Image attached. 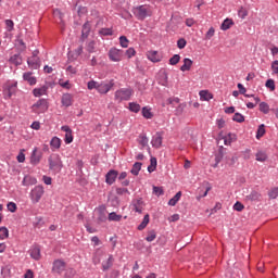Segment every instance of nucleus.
<instances>
[{
	"instance_id": "nucleus-1",
	"label": "nucleus",
	"mask_w": 278,
	"mask_h": 278,
	"mask_svg": "<svg viewBox=\"0 0 278 278\" xmlns=\"http://www.w3.org/2000/svg\"><path fill=\"white\" fill-rule=\"evenodd\" d=\"M49 162V169L53 170L54 173H60L62 168H64V164L62 163V157L59 154H51L48 157Z\"/></svg>"
},
{
	"instance_id": "nucleus-2",
	"label": "nucleus",
	"mask_w": 278,
	"mask_h": 278,
	"mask_svg": "<svg viewBox=\"0 0 278 278\" xmlns=\"http://www.w3.org/2000/svg\"><path fill=\"white\" fill-rule=\"evenodd\" d=\"M45 194V187L42 185L36 186L31 191H30V201L31 203H40V199H42V195Z\"/></svg>"
},
{
	"instance_id": "nucleus-3",
	"label": "nucleus",
	"mask_w": 278,
	"mask_h": 278,
	"mask_svg": "<svg viewBox=\"0 0 278 278\" xmlns=\"http://www.w3.org/2000/svg\"><path fill=\"white\" fill-rule=\"evenodd\" d=\"M31 110L35 114H40L49 110V102L47 99H39L35 104L31 105Z\"/></svg>"
},
{
	"instance_id": "nucleus-4",
	"label": "nucleus",
	"mask_w": 278,
	"mask_h": 278,
	"mask_svg": "<svg viewBox=\"0 0 278 278\" xmlns=\"http://www.w3.org/2000/svg\"><path fill=\"white\" fill-rule=\"evenodd\" d=\"M132 90L131 89H119L115 92L116 101H129L131 99Z\"/></svg>"
},
{
	"instance_id": "nucleus-5",
	"label": "nucleus",
	"mask_w": 278,
	"mask_h": 278,
	"mask_svg": "<svg viewBox=\"0 0 278 278\" xmlns=\"http://www.w3.org/2000/svg\"><path fill=\"white\" fill-rule=\"evenodd\" d=\"M134 15L138 21H144L149 16V9L144 5H139L135 8Z\"/></svg>"
},
{
	"instance_id": "nucleus-6",
	"label": "nucleus",
	"mask_w": 278,
	"mask_h": 278,
	"mask_svg": "<svg viewBox=\"0 0 278 278\" xmlns=\"http://www.w3.org/2000/svg\"><path fill=\"white\" fill-rule=\"evenodd\" d=\"M123 50L111 48L109 50V59L111 60V62H121V60H123Z\"/></svg>"
},
{
	"instance_id": "nucleus-7",
	"label": "nucleus",
	"mask_w": 278,
	"mask_h": 278,
	"mask_svg": "<svg viewBox=\"0 0 278 278\" xmlns=\"http://www.w3.org/2000/svg\"><path fill=\"white\" fill-rule=\"evenodd\" d=\"M112 88H114V80H110L109 83H101L97 86V90L98 92H100V94H108L109 90H112Z\"/></svg>"
},
{
	"instance_id": "nucleus-8",
	"label": "nucleus",
	"mask_w": 278,
	"mask_h": 278,
	"mask_svg": "<svg viewBox=\"0 0 278 278\" xmlns=\"http://www.w3.org/2000/svg\"><path fill=\"white\" fill-rule=\"evenodd\" d=\"M66 270V263L62 260H56L53 262L52 273H56L58 275H62Z\"/></svg>"
},
{
	"instance_id": "nucleus-9",
	"label": "nucleus",
	"mask_w": 278,
	"mask_h": 278,
	"mask_svg": "<svg viewBox=\"0 0 278 278\" xmlns=\"http://www.w3.org/2000/svg\"><path fill=\"white\" fill-rule=\"evenodd\" d=\"M92 29V27L90 26V22H86L83 25V30H81V36L79 38V43L84 45V42H86L87 38L90 36V30Z\"/></svg>"
},
{
	"instance_id": "nucleus-10",
	"label": "nucleus",
	"mask_w": 278,
	"mask_h": 278,
	"mask_svg": "<svg viewBox=\"0 0 278 278\" xmlns=\"http://www.w3.org/2000/svg\"><path fill=\"white\" fill-rule=\"evenodd\" d=\"M40 160H42V151H38V148H35L30 155V163L36 166L40 164Z\"/></svg>"
},
{
	"instance_id": "nucleus-11",
	"label": "nucleus",
	"mask_w": 278,
	"mask_h": 278,
	"mask_svg": "<svg viewBox=\"0 0 278 278\" xmlns=\"http://www.w3.org/2000/svg\"><path fill=\"white\" fill-rule=\"evenodd\" d=\"M118 177V170L116 169H110L105 175V182L109 186H112L114 181H116V178Z\"/></svg>"
},
{
	"instance_id": "nucleus-12",
	"label": "nucleus",
	"mask_w": 278,
	"mask_h": 278,
	"mask_svg": "<svg viewBox=\"0 0 278 278\" xmlns=\"http://www.w3.org/2000/svg\"><path fill=\"white\" fill-rule=\"evenodd\" d=\"M27 64H28L29 68L38 71V68L40 67V58H38V56L28 58Z\"/></svg>"
},
{
	"instance_id": "nucleus-13",
	"label": "nucleus",
	"mask_w": 278,
	"mask_h": 278,
	"mask_svg": "<svg viewBox=\"0 0 278 278\" xmlns=\"http://www.w3.org/2000/svg\"><path fill=\"white\" fill-rule=\"evenodd\" d=\"M132 210L134 212H137L138 214H142V206L144 205V201L142 199H135L132 200Z\"/></svg>"
},
{
	"instance_id": "nucleus-14",
	"label": "nucleus",
	"mask_w": 278,
	"mask_h": 278,
	"mask_svg": "<svg viewBox=\"0 0 278 278\" xmlns=\"http://www.w3.org/2000/svg\"><path fill=\"white\" fill-rule=\"evenodd\" d=\"M162 132H156L155 136L152 137V147H154V149H160V147H162Z\"/></svg>"
},
{
	"instance_id": "nucleus-15",
	"label": "nucleus",
	"mask_w": 278,
	"mask_h": 278,
	"mask_svg": "<svg viewBox=\"0 0 278 278\" xmlns=\"http://www.w3.org/2000/svg\"><path fill=\"white\" fill-rule=\"evenodd\" d=\"M61 103L65 108H71V105H73V96L71 93L63 94Z\"/></svg>"
},
{
	"instance_id": "nucleus-16",
	"label": "nucleus",
	"mask_w": 278,
	"mask_h": 278,
	"mask_svg": "<svg viewBox=\"0 0 278 278\" xmlns=\"http://www.w3.org/2000/svg\"><path fill=\"white\" fill-rule=\"evenodd\" d=\"M147 55L150 62H162V55L157 51H149Z\"/></svg>"
},
{
	"instance_id": "nucleus-17",
	"label": "nucleus",
	"mask_w": 278,
	"mask_h": 278,
	"mask_svg": "<svg viewBox=\"0 0 278 278\" xmlns=\"http://www.w3.org/2000/svg\"><path fill=\"white\" fill-rule=\"evenodd\" d=\"M50 147L52 151H58V149L62 147V139H60L59 137H52V139L50 140Z\"/></svg>"
},
{
	"instance_id": "nucleus-18",
	"label": "nucleus",
	"mask_w": 278,
	"mask_h": 278,
	"mask_svg": "<svg viewBox=\"0 0 278 278\" xmlns=\"http://www.w3.org/2000/svg\"><path fill=\"white\" fill-rule=\"evenodd\" d=\"M9 62L11 64H14L15 66H21V64H23V56H21V52H18L17 54L12 55L9 59Z\"/></svg>"
},
{
	"instance_id": "nucleus-19",
	"label": "nucleus",
	"mask_w": 278,
	"mask_h": 278,
	"mask_svg": "<svg viewBox=\"0 0 278 278\" xmlns=\"http://www.w3.org/2000/svg\"><path fill=\"white\" fill-rule=\"evenodd\" d=\"M33 73L31 72H26L23 74V79L24 81H28L29 86H36V77L31 76Z\"/></svg>"
},
{
	"instance_id": "nucleus-20",
	"label": "nucleus",
	"mask_w": 278,
	"mask_h": 278,
	"mask_svg": "<svg viewBox=\"0 0 278 278\" xmlns=\"http://www.w3.org/2000/svg\"><path fill=\"white\" fill-rule=\"evenodd\" d=\"M114 266V256L110 255L106 262L102 263V270L103 273L110 270Z\"/></svg>"
},
{
	"instance_id": "nucleus-21",
	"label": "nucleus",
	"mask_w": 278,
	"mask_h": 278,
	"mask_svg": "<svg viewBox=\"0 0 278 278\" xmlns=\"http://www.w3.org/2000/svg\"><path fill=\"white\" fill-rule=\"evenodd\" d=\"M192 64H193V62L191 59H188V58L184 59V64L180 67V71L182 73H186V71H190L192 68Z\"/></svg>"
},
{
	"instance_id": "nucleus-22",
	"label": "nucleus",
	"mask_w": 278,
	"mask_h": 278,
	"mask_svg": "<svg viewBox=\"0 0 278 278\" xmlns=\"http://www.w3.org/2000/svg\"><path fill=\"white\" fill-rule=\"evenodd\" d=\"M49 90L48 86H42L41 88H35L33 90L34 97H42V94H47V91Z\"/></svg>"
},
{
	"instance_id": "nucleus-23",
	"label": "nucleus",
	"mask_w": 278,
	"mask_h": 278,
	"mask_svg": "<svg viewBox=\"0 0 278 278\" xmlns=\"http://www.w3.org/2000/svg\"><path fill=\"white\" fill-rule=\"evenodd\" d=\"M140 170H142V163L141 162H136L132 165V168L130 169L131 175H135V177H138L140 174Z\"/></svg>"
},
{
	"instance_id": "nucleus-24",
	"label": "nucleus",
	"mask_w": 278,
	"mask_h": 278,
	"mask_svg": "<svg viewBox=\"0 0 278 278\" xmlns=\"http://www.w3.org/2000/svg\"><path fill=\"white\" fill-rule=\"evenodd\" d=\"M200 99L202 101H211V99H214V94H212L210 91L207 90H201L200 91Z\"/></svg>"
},
{
	"instance_id": "nucleus-25",
	"label": "nucleus",
	"mask_w": 278,
	"mask_h": 278,
	"mask_svg": "<svg viewBox=\"0 0 278 278\" xmlns=\"http://www.w3.org/2000/svg\"><path fill=\"white\" fill-rule=\"evenodd\" d=\"M15 42H16V49L20 53H23V51L27 49V45H25V41L23 39L17 37Z\"/></svg>"
},
{
	"instance_id": "nucleus-26",
	"label": "nucleus",
	"mask_w": 278,
	"mask_h": 278,
	"mask_svg": "<svg viewBox=\"0 0 278 278\" xmlns=\"http://www.w3.org/2000/svg\"><path fill=\"white\" fill-rule=\"evenodd\" d=\"M181 199V191H178L169 201L168 205L172 207H175L177 203H179V200Z\"/></svg>"
},
{
	"instance_id": "nucleus-27",
	"label": "nucleus",
	"mask_w": 278,
	"mask_h": 278,
	"mask_svg": "<svg viewBox=\"0 0 278 278\" xmlns=\"http://www.w3.org/2000/svg\"><path fill=\"white\" fill-rule=\"evenodd\" d=\"M24 186H36L38 184V180L35 177L31 176H25L23 179Z\"/></svg>"
},
{
	"instance_id": "nucleus-28",
	"label": "nucleus",
	"mask_w": 278,
	"mask_h": 278,
	"mask_svg": "<svg viewBox=\"0 0 278 278\" xmlns=\"http://www.w3.org/2000/svg\"><path fill=\"white\" fill-rule=\"evenodd\" d=\"M99 215H98V223H105L108 220V215L105 214V208L100 207L98 210Z\"/></svg>"
},
{
	"instance_id": "nucleus-29",
	"label": "nucleus",
	"mask_w": 278,
	"mask_h": 278,
	"mask_svg": "<svg viewBox=\"0 0 278 278\" xmlns=\"http://www.w3.org/2000/svg\"><path fill=\"white\" fill-rule=\"evenodd\" d=\"M225 148L220 146L218 148V152L215 154V162L220 163L223 162V157H225Z\"/></svg>"
},
{
	"instance_id": "nucleus-30",
	"label": "nucleus",
	"mask_w": 278,
	"mask_h": 278,
	"mask_svg": "<svg viewBox=\"0 0 278 278\" xmlns=\"http://www.w3.org/2000/svg\"><path fill=\"white\" fill-rule=\"evenodd\" d=\"M30 257L33 260H36L38 262V260H40V248L39 247H35L30 250Z\"/></svg>"
},
{
	"instance_id": "nucleus-31",
	"label": "nucleus",
	"mask_w": 278,
	"mask_h": 278,
	"mask_svg": "<svg viewBox=\"0 0 278 278\" xmlns=\"http://www.w3.org/2000/svg\"><path fill=\"white\" fill-rule=\"evenodd\" d=\"M109 220L113 223H121V220H123V215H118L116 212H112L109 214Z\"/></svg>"
},
{
	"instance_id": "nucleus-32",
	"label": "nucleus",
	"mask_w": 278,
	"mask_h": 278,
	"mask_svg": "<svg viewBox=\"0 0 278 278\" xmlns=\"http://www.w3.org/2000/svg\"><path fill=\"white\" fill-rule=\"evenodd\" d=\"M261 194L257 191H252L245 199L247 201H261Z\"/></svg>"
},
{
	"instance_id": "nucleus-33",
	"label": "nucleus",
	"mask_w": 278,
	"mask_h": 278,
	"mask_svg": "<svg viewBox=\"0 0 278 278\" xmlns=\"http://www.w3.org/2000/svg\"><path fill=\"white\" fill-rule=\"evenodd\" d=\"M149 214L144 215L142 222L140 225L137 227L138 231H142L143 229H147V225H149Z\"/></svg>"
},
{
	"instance_id": "nucleus-34",
	"label": "nucleus",
	"mask_w": 278,
	"mask_h": 278,
	"mask_svg": "<svg viewBox=\"0 0 278 278\" xmlns=\"http://www.w3.org/2000/svg\"><path fill=\"white\" fill-rule=\"evenodd\" d=\"M231 25H233V20L226 18L222 23L220 29H223V31H227V29L231 28Z\"/></svg>"
},
{
	"instance_id": "nucleus-35",
	"label": "nucleus",
	"mask_w": 278,
	"mask_h": 278,
	"mask_svg": "<svg viewBox=\"0 0 278 278\" xmlns=\"http://www.w3.org/2000/svg\"><path fill=\"white\" fill-rule=\"evenodd\" d=\"M139 144L144 149V147H149V138H147L146 134H141L139 136Z\"/></svg>"
},
{
	"instance_id": "nucleus-36",
	"label": "nucleus",
	"mask_w": 278,
	"mask_h": 278,
	"mask_svg": "<svg viewBox=\"0 0 278 278\" xmlns=\"http://www.w3.org/2000/svg\"><path fill=\"white\" fill-rule=\"evenodd\" d=\"M128 109L130 110V112H134L135 114H138V112H140V104H138L136 102H130L128 104Z\"/></svg>"
},
{
	"instance_id": "nucleus-37",
	"label": "nucleus",
	"mask_w": 278,
	"mask_h": 278,
	"mask_svg": "<svg viewBox=\"0 0 278 278\" xmlns=\"http://www.w3.org/2000/svg\"><path fill=\"white\" fill-rule=\"evenodd\" d=\"M264 134H266V126L264 124H261L256 132L257 140H260V138H262Z\"/></svg>"
},
{
	"instance_id": "nucleus-38",
	"label": "nucleus",
	"mask_w": 278,
	"mask_h": 278,
	"mask_svg": "<svg viewBox=\"0 0 278 278\" xmlns=\"http://www.w3.org/2000/svg\"><path fill=\"white\" fill-rule=\"evenodd\" d=\"M260 112H263V114H268L270 112V106L266 102L260 103Z\"/></svg>"
},
{
	"instance_id": "nucleus-39",
	"label": "nucleus",
	"mask_w": 278,
	"mask_h": 278,
	"mask_svg": "<svg viewBox=\"0 0 278 278\" xmlns=\"http://www.w3.org/2000/svg\"><path fill=\"white\" fill-rule=\"evenodd\" d=\"M142 116H143V118H153V113H151V109L143 106L142 108Z\"/></svg>"
},
{
	"instance_id": "nucleus-40",
	"label": "nucleus",
	"mask_w": 278,
	"mask_h": 278,
	"mask_svg": "<svg viewBox=\"0 0 278 278\" xmlns=\"http://www.w3.org/2000/svg\"><path fill=\"white\" fill-rule=\"evenodd\" d=\"M179 60H181V56L179 54H174L170 59H169V64L172 66H177V64H179Z\"/></svg>"
},
{
	"instance_id": "nucleus-41",
	"label": "nucleus",
	"mask_w": 278,
	"mask_h": 278,
	"mask_svg": "<svg viewBox=\"0 0 278 278\" xmlns=\"http://www.w3.org/2000/svg\"><path fill=\"white\" fill-rule=\"evenodd\" d=\"M155 238H157V233L155 232V230H150L148 232L146 240H147V242H153V240H155Z\"/></svg>"
},
{
	"instance_id": "nucleus-42",
	"label": "nucleus",
	"mask_w": 278,
	"mask_h": 278,
	"mask_svg": "<svg viewBox=\"0 0 278 278\" xmlns=\"http://www.w3.org/2000/svg\"><path fill=\"white\" fill-rule=\"evenodd\" d=\"M119 45H121V47H123V49H127V47H129V39H127V37H125V36H121Z\"/></svg>"
},
{
	"instance_id": "nucleus-43",
	"label": "nucleus",
	"mask_w": 278,
	"mask_h": 278,
	"mask_svg": "<svg viewBox=\"0 0 278 278\" xmlns=\"http://www.w3.org/2000/svg\"><path fill=\"white\" fill-rule=\"evenodd\" d=\"M10 236V231L7 227L0 228V240H4V238H8Z\"/></svg>"
},
{
	"instance_id": "nucleus-44",
	"label": "nucleus",
	"mask_w": 278,
	"mask_h": 278,
	"mask_svg": "<svg viewBox=\"0 0 278 278\" xmlns=\"http://www.w3.org/2000/svg\"><path fill=\"white\" fill-rule=\"evenodd\" d=\"M232 121L235 123H244V115L240 113H235V115L232 116Z\"/></svg>"
},
{
	"instance_id": "nucleus-45",
	"label": "nucleus",
	"mask_w": 278,
	"mask_h": 278,
	"mask_svg": "<svg viewBox=\"0 0 278 278\" xmlns=\"http://www.w3.org/2000/svg\"><path fill=\"white\" fill-rule=\"evenodd\" d=\"M266 160H268V155H266V153H264V152H257L256 153V161L257 162H266Z\"/></svg>"
},
{
	"instance_id": "nucleus-46",
	"label": "nucleus",
	"mask_w": 278,
	"mask_h": 278,
	"mask_svg": "<svg viewBox=\"0 0 278 278\" xmlns=\"http://www.w3.org/2000/svg\"><path fill=\"white\" fill-rule=\"evenodd\" d=\"M238 16L240 18H247V16H249V11H247L244 7H241L240 10L238 11Z\"/></svg>"
},
{
	"instance_id": "nucleus-47",
	"label": "nucleus",
	"mask_w": 278,
	"mask_h": 278,
	"mask_svg": "<svg viewBox=\"0 0 278 278\" xmlns=\"http://www.w3.org/2000/svg\"><path fill=\"white\" fill-rule=\"evenodd\" d=\"M214 34H216V30L214 27H211L205 34V40H212V38H214Z\"/></svg>"
},
{
	"instance_id": "nucleus-48",
	"label": "nucleus",
	"mask_w": 278,
	"mask_h": 278,
	"mask_svg": "<svg viewBox=\"0 0 278 278\" xmlns=\"http://www.w3.org/2000/svg\"><path fill=\"white\" fill-rule=\"evenodd\" d=\"M153 194H155L156 197H162L164 195V188L162 187H153Z\"/></svg>"
},
{
	"instance_id": "nucleus-49",
	"label": "nucleus",
	"mask_w": 278,
	"mask_h": 278,
	"mask_svg": "<svg viewBox=\"0 0 278 278\" xmlns=\"http://www.w3.org/2000/svg\"><path fill=\"white\" fill-rule=\"evenodd\" d=\"M266 88H269V90L273 92L275 91V80L274 79H267L265 83Z\"/></svg>"
},
{
	"instance_id": "nucleus-50",
	"label": "nucleus",
	"mask_w": 278,
	"mask_h": 278,
	"mask_svg": "<svg viewBox=\"0 0 278 278\" xmlns=\"http://www.w3.org/2000/svg\"><path fill=\"white\" fill-rule=\"evenodd\" d=\"M268 197H269V199H277V197H278V187L273 188L268 192Z\"/></svg>"
},
{
	"instance_id": "nucleus-51",
	"label": "nucleus",
	"mask_w": 278,
	"mask_h": 278,
	"mask_svg": "<svg viewBox=\"0 0 278 278\" xmlns=\"http://www.w3.org/2000/svg\"><path fill=\"white\" fill-rule=\"evenodd\" d=\"M99 34L101 36H112V28H102L99 30Z\"/></svg>"
},
{
	"instance_id": "nucleus-52",
	"label": "nucleus",
	"mask_w": 278,
	"mask_h": 278,
	"mask_svg": "<svg viewBox=\"0 0 278 278\" xmlns=\"http://www.w3.org/2000/svg\"><path fill=\"white\" fill-rule=\"evenodd\" d=\"M5 25H7L8 31H14V21L5 20Z\"/></svg>"
},
{
	"instance_id": "nucleus-53",
	"label": "nucleus",
	"mask_w": 278,
	"mask_h": 278,
	"mask_svg": "<svg viewBox=\"0 0 278 278\" xmlns=\"http://www.w3.org/2000/svg\"><path fill=\"white\" fill-rule=\"evenodd\" d=\"M233 210L236 212H242V210H244V204H242L240 201H237L235 204H233Z\"/></svg>"
},
{
	"instance_id": "nucleus-54",
	"label": "nucleus",
	"mask_w": 278,
	"mask_h": 278,
	"mask_svg": "<svg viewBox=\"0 0 278 278\" xmlns=\"http://www.w3.org/2000/svg\"><path fill=\"white\" fill-rule=\"evenodd\" d=\"M7 207L9 212H12V214H14V212H16L17 210L16 203L14 202H9Z\"/></svg>"
},
{
	"instance_id": "nucleus-55",
	"label": "nucleus",
	"mask_w": 278,
	"mask_h": 278,
	"mask_svg": "<svg viewBox=\"0 0 278 278\" xmlns=\"http://www.w3.org/2000/svg\"><path fill=\"white\" fill-rule=\"evenodd\" d=\"M53 15H54L56 18L61 20V23H62V20L64 18V13H62V11H61L60 9H55V10L53 11Z\"/></svg>"
},
{
	"instance_id": "nucleus-56",
	"label": "nucleus",
	"mask_w": 278,
	"mask_h": 278,
	"mask_svg": "<svg viewBox=\"0 0 278 278\" xmlns=\"http://www.w3.org/2000/svg\"><path fill=\"white\" fill-rule=\"evenodd\" d=\"M186 45H188L186 39H184V38L178 39V41H177L178 49H186Z\"/></svg>"
},
{
	"instance_id": "nucleus-57",
	"label": "nucleus",
	"mask_w": 278,
	"mask_h": 278,
	"mask_svg": "<svg viewBox=\"0 0 278 278\" xmlns=\"http://www.w3.org/2000/svg\"><path fill=\"white\" fill-rule=\"evenodd\" d=\"M94 45H96L94 40L88 42L87 45L88 53H94Z\"/></svg>"
},
{
	"instance_id": "nucleus-58",
	"label": "nucleus",
	"mask_w": 278,
	"mask_h": 278,
	"mask_svg": "<svg viewBox=\"0 0 278 278\" xmlns=\"http://www.w3.org/2000/svg\"><path fill=\"white\" fill-rule=\"evenodd\" d=\"M116 194L123 195V194H130L129 189L127 188H116Z\"/></svg>"
},
{
	"instance_id": "nucleus-59",
	"label": "nucleus",
	"mask_w": 278,
	"mask_h": 278,
	"mask_svg": "<svg viewBox=\"0 0 278 278\" xmlns=\"http://www.w3.org/2000/svg\"><path fill=\"white\" fill-rule=\"evenodd\" d=\"M87 86H88V90H94V88H96V90H97V86H99V83H98V81H94V80H90V81L87 84Z\"/></svg>"
},
{
	"instance_id": "nucleus-60",
	"label": "nucleus",
	"mask_w": 278,
	"mask_h": 278,
	"mask_svg": "<svg viewBox=\"0 0 278 278\" xmlns=\"http://www.w3.org/2000/svg\"><path fill=\"white\" fill-rule=\"evenodd\" d=\"M14 90H16V83L10 85L9 88H8V97H9V99H10V97H12Z\"/></svg>"
},
{
	"instance_id": "nucleus-61",
	"label": "nucleus",
	"mask_w": 278,
	"mask_h": 278,
	"mask_svg": "<svg viewBox=\"0 0 278 278\" xmlns=\"http://www.w3.org/2000/svg\"><path fill=\"white\" fill-rule=\"evenodd\" d=\"M271 71H273L274 75H278V60H276L271 63Z\"/></svg>"
},
{
	"instance_id": "nucleus-62",
	"label": "nucleus",
	"mask_w": 278,
	"mask_h": 278,
	"mask_svg": "<svg viewBox=\"0 0 278 278\" xmlns=\"http://www.w3.org/2000/svg\"><path fill=\"white\" fill-rule=\"evenodd\" d=\"M73 142V132L65 134V144H71Z\"/></svg>"
},
{
	"instance_id": "nucleus-63",
	"label": "nucleus",
	"mask_w": 278,
	"mask_h": 278,
	"mask_svg": "<svg viewBox=\"0 0 278 278\" xmlns=\"http://www.w3.org/2000/svg\"><path fill=\"white\" fill-rule=\"evenodd\" d=\"M126 55L127 58H134V55H136V49L134 48H129L128 50H126Z\"/></svg>"
},
{
	"instance_id": "nucleus-64",
	"label": "nucleus",
	"mask_w": 278,
	"mask_h": 278,
	"mask_svg": "<svg viewBox=\"0 0 278 278\" xmlns=\"http://www.w3.org/2000/svg\"><path fill=\"white\" fill-rule=\"evenodd\" d=\"M17 162L20 164H23V162H25V153L23 152H20L18 155H17Z\"/></svg>"
}]
</instances>
